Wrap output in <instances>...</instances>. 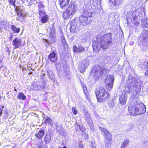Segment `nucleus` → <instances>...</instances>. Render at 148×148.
<instances>
[{
	"label": "nucleus",
	"instance_id": "nucleus-1",
	"mask_svg": "<svg viewBox=\"0 0 148 148\" xmlns=\"http://www.w3.org/2000/svg\"><path fill=\"white\" fill-rule=\"evenodd\" d=\"M112 38V35L110 33L103 36L98 35L96 41H94L92 45L94 51L97 53L101 49H106L108 48V46L111 45Z\"/></svg>",
	"mask_w": 148,
	"mask_h": 148
},
{
	"label": "nucleus",
	"instance_id": "nucleus-2",
	"mask_svg": "<svg viewBox=\"0 0 148 148\" xmlns=\"http://www.w3.org/2000/svg\"><path fill=\"white\" fill-rule=\"evenodd\" d=\"M128 110L131 115L135 116L144 113L146 112V107L144 104L141 103L135 106L130 105Z\"/></svg>",
	"mask_w": 148,
	"mask_h": 148
},
{
	"label": "nucleus",
	"instance_id": "nucleus-3",
	"mask_svg": "<svg viewBox=\"0 0 148 148\" xmlns=\"http://www.w3.org/2000/svg\"><path fill=\"white\" fill-rule=\"evenodd\" d=\"M106 70L105 67H102L101 66L98 65L93 66L91 72V75H93L96 81L100 77L102 74L105 73Z\"/></svg>",
	"mask_w": 148,
	"mask_h": 148
},
{
	"label": "nucleus",
	"instance_id": "nucleus-4",
	"mask_svg": "<svg viewBox=\"0 0 148 148\" xmlns=\"http://www.w3.org/2000/svg\"><path fill=\"white\" fill-rule=\"evenodd\" d=\"M77 10V6L75 5L74 3H72L69 4L67 8L63 12L62 17L64 19H67L70 17L74 15Z\"/></svg>",
	"mask_w": 148,
	"mask_h": 148
},
{
	"label": "nucleus",
	"instance_id": "nucleus-5",
	"mask_svg": "<svg viewBox=\"0 0 148 148\" xmlns=\"http://www.w3.org/2000/svg\"><path fill=\"white\" fill-rule=\"evenodd\" d=\"M95 94L97 101L99 102H101L108 98L110 95L108 91L103 88L97 90L95 91Z\"/></svg>",
	"mask_w": 148,
	"mask_h": 148
},
{
	"label": "nucleus",
	"instance_id": "nucleus-6",
	"mask_svg": "<svg viewBox=\"0 0 148 148\" xmlns=\"http://www.w3.org/2000/svg\"><path fill=\"white\" fill-rule=\"evenodd\" d=\"M92 13L87 11L84 12L83 14L79 17V21L81 25L83 26H86L88 25L90 23L89 20V17L92 16Z\"/></svg>",
	"mask_w": 148,
	"mask_h": 148
},
{
	"label": "nucleus",
	"instance_id": "nucleus-7",
	"mask_svg": "<svg viewBox=\"0 0 148 148\" xmlns=\"http://www.w3.org/2000/svg\"><path fill=\"white\" fill-rule=\"evenodd\" d=\"M114 78L112 75L108 76L105 80V84L107 90H110L112 89L113 86Z\"/></svg>",
	"mask_w": 148,
	"mask_h": 148
},
{
	"label": "nucleus",
	"instance_id": "nucleus-8",
	"mask_svg": "<svg viewBox=\"0 0 148 148\" xmlns=\"http://www.w3.org/2000/svg\"><path fill=\"white\" fill-rule=\"evenodd\" d=\"M39 13L41 22L42 23H46L49 19L48 16L46 14L43 10H39Z\"/></svg>",
	"mask_w": 148,
	"mask_h": 148
},
{
	"label": "nucleus",
	"instance_id": "nucleus-9",
	"mask_svg": "<svg viewBox=\"0 0 148 148\" xmlns=\"http://www.w3.org/2000/svg\"><path fill=\"white\" fill-rule=\"evenodd\" d=\"M127 95L125 92H123L119 97V100L120 103L122 105H124L126 102Z\"/></svg>",
	"mask_w": 148,
	"mask_h": 148
},
{
	"label": "nucleus",
	"instance_id": "nucleus-10",
	"mask_svg": "<svg viewBox=\"0 0 148 148\" xmlns=\"http://www.w3.org/2000/svg\"><path fill=\"white\" fill-rule=\"evenodd\" d=\"M78 21L77 18H75L70 23V31L72 33H74L76 29V26L77 25L76 22Z\"/></svg>",
	"mask_w": 148,
	"mask_h": 148
},
{
	"label": "nucleus",
	"instance_id": "nucleus-11",
	"mask_svg": "<svg viewBox=\"0 0 148 148\" xmlns=\"http://www.w3.org/2000/svg\"><path fill=\"white\" fill-rule=\"evenodd\" d=\"M21 39L18 38H16L12 41V45L14 46V48L16 49L19 48L21 45Z\"/></svg>",
	"mask_w": 148,
	"mask_h": 148
},
{
	"label": "nucleus",
	"instance_id": "nucleus-12",
	"mask_svg": "<svg viewBox=\"0 0 148 148\" xmlns=\"http://www.w3.org/2000/svg\"><path fill=\"white\" fill-rule=\"evenodd\" d=\"M58 1L61 8L64 9L68 5L70 0H58Z\"/></svg>",
	"mask_w": 148,
	"mask_h": 148
},
{
	"label": "nucleus",
	"instance_id": "nucleus-13",
	"mask_svg": "<svg viewBox=\"0 0 148 148\" xmlns=\"http://www.w3.org/2000/svg\"><path fill=\"white\" fill-rule=\"evenodd\" d=\"M73 50L74 52L78 53H82L85 51V48L81 46H78L77 47L75 45H74L73 48Z\"/></svg>",
	"mask_w": 148,
	"mask_h": 148
},
{
	"label": "nucleus",
	"instance_id": "nucleus-14",
	"mask_svg": "<svg viewBox=\"0 0 148 148\" xmlns=\"http://www.w3.org/2000/svg\"><path fill=\"white\" fill-rule=\"evenodd\" d=\"M48 58L51 61L53 62H55L57 61V57L56 54L53 52L51 53L48 56Z\"/></svg>",
	"mask_w": 148,
	"mask_h": 148
},
{
	"label": "nucleus",
	"instance_id": "nucleus-15",
	"mask_svg": "<svg viewBox=\"0 0 148 148\" xmlns=\"http://www.w3.org/2000/svg\"><path fill=\"white\" fill-rule=\"evenodd\" d=\"M122 1L123 0H110V2L112 5L116 6L121 5Z\"/></svg>",
	"mask_w": 148,
	"mask_h": 148
},
{
	"label": "nucleus",
	"instance_id": "nucleus-16",
	"mask_svg": "<svg viewBox=\"0 0 148 148\" xmlns=\"http://www.w3.org/2000/svg\"><path fill=\"white\" fill-rule=\"evenodd\" d=\"M49 36L52 40H53L54 38L56 36L55 29L54 27L50 28L49 30Z\"/></svg>",
	"mask_w": 148,
	"mask_h": 148
},
{
	"label": "nucleus",
	"instance_id": "nucleus-17",
	"mask_svg": "<svg viewBox=\"0 0 148 148\" xmlns=\"http://www.w3.org/2000/svg\"><path fill=\"white\" fill-rule=\"evenodd\" d=\"M148 137V136L146 134H143L140 136V139L142 141L143 143H147V142L146 140L147 139Z\"/></svg>",
	"mask_w": 148,
	"mask_h": 148
},
{
	"label": "nucleus",
	"instance_id": "nucleus-18",
	"mask_svg": "<svg viewBox=\"0 0 148 148\" xmlns=\"http://www.w3.org/2000/svg\"><path fill=\"white\" fill-rule=\"evenodd\" d=\"M99 129L102 132H103L106 135V138L111 137L110 134L108 131L106 129L102 128L101 127H99Z\"/></svg>",
	"mask_w": 148,
	"mask_h": 148
},
{
	"label": "nucleus",
	"instance_id": "nucleus-19",
	"mask_svg": "<svg viewBox=\"0 0 148 148\" xmlns=\"http://www.w3.org/2000/svg\"><path fill=\"white\" fill-rule=\"evenodd\" d=\"M111 138V137L106 138V140L105 141V146L106 148H110Z\"/></svg>",
	"mask_w": 148,
	"mask_h": 148
},
{
	"label": "nucleus",
	"instance_id": "nucleus-20",
	"mask_svg": "<svg viewBox=\"0 0 148 148\" xmlns=\"http://www.w3.org/2000/svg\"><path fill=\"white\" fill-rule=\"evenodd\" d=\"M36 132L37 133L35 135L36 137L39 139H41L44 134V131L42 130H39L38 132L37 131Z\"/></svg>",
	"mask_w": 148,
	"mask_h": 148
},
{
	"label": "nucleus",
	"instance_id": "nucleus-21",
	"mask_svg": "<svg viewBox=\"0 0 148 148\" xmlns=\"http://www.w3.org/2000/svg\"><path fill=\"white\" fill-rule=\"evenodd\" d=\"M51 140V136L50 134L47 133L45 138L44 140L46 143H49Z\"/></svg>",
	"mask_w": 148,
	"mask_h": 148
},
{
	"label": "nucleus",
	"instance_id": "nucleus-22",
	"mask_svg": "<svg viewBox=\"0 0 148 148\" xmlns=\"http://www.w3.org/2000/svg\"><path fill=\"white\" fill-rule=\"evenodd\" d=\"M129 81L128 83H130V85L132 86L133 87H134L135 86L134 84L135 82V80L134 78H133L131 76H129Z\"/></svg>",
	"mask_w": 148,
	"mask_h": 148
},
{
	"label": "nucleus",
	"instance_id": "nucleus-23",
	"mask_svg": "<svg viewBox=\"0 0 148 148\" xmlns=\"http://www.w3.org/2000/svg\"><path fill=\"white\" fill-rule=\"evenodd\" d=\"M11 29L14 32V33H18L20 31V29L19 28H17L14 25H11Z\"/></svg>",
	"mask_w": 148,
	"mask_h": 148
},
{
	"label": "nucleus",
	"instance_id": "nucleus-24",
	"mask_svg": "<svg viewBox=\"0 0 148 148\" xmlns=\"http://www.w3.org/2000/svg\"><path fill=\"white\" fill-rule=\"evenodd\" d=\"M86 121L88 123L89 125L90 126V127L92 131H93V126L92 124V121L91 118H89V119H87Z\"/></svg>",
	"mask_w": 148,
	"mask_h": 148
},
{
	"label": "nucleus",
	"instance_id": "nucleus-25",
	"mask_svg": "<svg viewBox=\"0 0 148 148\" xmlns=\"http://www.w3.org/2000/svg\"><path fill=\"white\" fill-rule=\"evenodd\" d=\"M86 68V67L84 65L82 62L79 64V68L81 72H83Z\"/></svg>",
	"mask_w": 148,
	"mask_h": 148
},
{
	"label": "nucleus",
	"instance_id": "nucleus-26",
	"mask_svg": "<svg viewBox=\"0 0 148 148\" xmlns=\"http://www.w3.org/2000/svg\"><path fill=\"white\" fill-rule=\"evenodd\" d=\"M143 40L144 41H148V31H144L143 32Z\"/></svg>",
	"mask_w": 148,
	"mask_h": 148
},
{
	"label": "nucleus",
	"instance_id": "nucleus-27",
	"mask_svg": "<svg viewBox=\"0 0 148 148\" xmlns=\"http://www.w3.org/2000/svg\"><path fill=\"white\" fill-rule=\"evenodd\" d=\"M47 74L48 77H49L50 79H53L54 75L52 71L50 70L48 71H47Z\"/></svg>",
	"mask_w": 148,
	"mask_h": 148
},
{
	"label": "nucleus",
	"instance_id": "nucleus-28",
	"mask_svg": "<svg viewBox=\"0 0 148 148\" xmlns=\"http://www.w3.org/2000/svg\"><path fill=\"white\" fill-rule=\"evenodd\" d=\"M44 88V86H41L40 85H36L34 87H33L32 89L34 90H40V88L43 89Z\"/></svg>",
	"mask_w": 148,
	"mask_h": 148
},
{
	"label": "nucleus",
	"instance_id": "nucleus-29",
	"mask_svg": "<svg viewBox=\"0 0 148 148\" xmlns=\"http://www.w3.org/2000/svg\"><path fill=\"white\" fill-rule=\"evenodd\" d=\"M18 99H20L25 100L26 98L25 96L24 95V94L21 92L20 93L18 96Z\"/></svg>",
	"mask_w": 148,
	"mask_h": 148
},
{
	"label": "nucleus",
	"instance_id": "nucleus-30",
	"mask_svg": "<svg viewBox=\"0 0 148 148\" xmlns=\"http://www.w3.org/2000/svg\"><path fill=\"white\" fill-rule=\"evenodd\" d=\"M129 142V141L127 140H125L121 145V148H125Z\"/></svg>",
	"mask_w": 148,
	"mask_h": 148
},
{
	"label": "nucleus",
	"instance_id": "nucleus-31",
	"mask_svg": "<svg viewBox=\"0 0 148 148\" xmlns=\"http://www.w3.org/2000/svg\"><path fill=\"white\" fill-rule=\"evenodd\" d=\"M83 112L85 116L86 117V119H89L90 117V114L87 111L86 108L83 110Z\"/></svg>",
	"mask_w": 148,
	"mask_h": 148
},
{
	"label": "nucleus",
	"instance_id": "nucleus-32",
	"mask_svg": "<svg viewBox=\"0 0 148 148\" xmlns=\"http://www.w3.org/2000/svg\"><path fill=\"white\" fill-rule=\"evenodd\" d=\"M82 63L86 67L89 64V61L87 59H86L82 61Z\"/></svg>",
	"mask_w": 148,
	"mask_h": 148
},
{
	"label": "nucleus",
	"instance_id": "nucleus-33",
	"mask_svg": "<svg viewBox=\"0 0 148 148\" xmlns=\"http://www.w3.org/2000/svg\"><path fill=\"white\" fill-rule=\"evenodd\" d=\"M93 3L95 5L97 6L100 5L101 3V0H93Z\"/></svg>",
	"mask_w": 148,
	"mask_h": 148
},
{
	"label": "nucleus",
	"instance_id": "nucleus-34",
	"mask_svg": "<svg viewBox=\"0 0 148 148\" xmlns=\"http://www.w3.org/2000/svg\"><path fill=\"white\" fill-rule=\"evenodd\" d=\"M83 90L84 93L85 95V96L87 97L88 95V92L87 89L86 87V86H83Z\"/></svg>",
	"mask_w": 148,
	"mask_h": 148
},
{
	"label": "nucleus",
	"instance_id": "nucleus-35",
	"mask_svg": "<svg viewBox=\"0 0 148 148\" xmlns=\"http://www.w3.org/2000/svg\"><path fill=\"white\" fill-rule=\"evenodd\" d=\"M45 122L46 123L51 124L52 122V120L50 118L47 117L45 119Z\"/></svg>",
	"mask_w": 148,
	"mask_h": 148
},
{
	"label": "nucleus",
	"instance_id": "nucleus-36",
	"mask_svg": "<svg viewBox=\"0 0 148 148\" xmlns=\"http://www.w3.org/2000/svg\"><path fill=\"white\" fill-rule=\"evenodd\" d=\"M8 2L10 5H13L14 7L15 6V0H8Z\"/></svg>",
	"mask_w": 148,
	"mask_h": 148
},
{
	"label": "nucleus",
	"instance_id": "nucleus-37",
	"mask_svg": "<svg viewBox=\"0 0 148 148\" xmlns=\"http://www.w3.org/2000/svg\"><path fill=\"white\" fill-rule=\"evenodd\" d=\"M61 38L62 45H66V42L64 37L63 36H62L61 37Z\"/></svg>",
	"mask_w": 148,
	"mask_h": 148
},
{
	"label": "nucleus",
	"instance_id": "nucleus-38",
	"mask_svg": "<svg viewBox=\"0 0 148 148\" xmlns=\"http://www.w3.org/2000/svg\"><path fill=\"white\" fill-rule=\"evenodd\" d=\"M72 111L73 112V114L75 115H76L77 114V112L75 108V107H73L72 108Z\"/></svg>",
	"mask_w": 148,
	"mask_h": 148
},
{
	"label": "nucleus",
	"instance_id": "nucleus-39",
	"mask_svg": "<svg viewBox=\"0 0 148 148\" xmlns=\"http://www.w3.org/2000/svg\"><path fill=\"white\" fill-rule=\"evenodd\" d=\"M145 65H146L147 69L145 73V75H148V62Z\"/></svg>",
	"mask_w": 148,
	"mask_h": 148
},
{
	"label": "nucleus",
	"instance_id": "nucleus-40",
	"mask_svg": "<svg viewBox=\"0 0 148 148\" xmlns=\"http://www.w3.org/2000/svg\"><path fill=\"white\" fill-rule=\"evenodd\" d=\"M38 5L40 9H42L44 8V6L43 4L41 3H39Z\"/></svg>",
	"mask_w": 148,
	"mask_h": 148
},
{
	"label": "nucleus",
	"instance_id": "nucleus-41",
	"mask_svg": "<svg viewBox=\"0 0 148 148\" xmlns=\"http://www.w3.org/2000/svg\"><path fill=\"white\" fill-rule=\"evenodd\" d=\"M45 41L47 43H48V44H50V42L49 41H48V40L45 39Z\"/></svg>",
	"mask_w": 148,
	"mask_h": 148
},
{
	"label": "nucleus",
	"instance_id": "nucleus-42",
	"mask_svg": "<svg viewBox=\"0 0 148 148\" xmlns=\"http://www.w3.org/2000/svg\"><path fill=\"white\" fill-rule=\"evenodd\" d=\"M2 110L1 108H0V116H1V114L2 113Z\"/></svg>",
	"mask_w": 148,
	"mask_h": 148
},
{
	"label": "nucleus",
	"instance_id": "nucleus-43",
	"mask_svg": "<svg viewBox=\"0 0 148 148\" xmlns=\"http://www.w3.org/2000/svg\"><path fill=\"white\" fill-rule=\"evenodd\" d=\"M79 148H84V147H83V146L82 145H81L79 146Z\"/></svg>",
	"mask_w": 148,
	"mask_h": 148
},
{
	"label": "nucleus",
	"instance_id": "nucleus-44",
	"mask_svg": "<svg viewBox=\"0 0 148 148\" xmlns=\"http://www.w3.org/2000/svg\"><path fill=\"white\" fill-rule=\"evenodd\" d=\"M2 60H0V64H2Z\"/></svg>",
	"mask_w": 148,
	"mask_h": 148
},
{
	"label": "nucleus",
	"instance_id": "nucleus-45",
	"mask_svg": "<svg viewBox=\"0 0 148 148\" xmlns=\"http://www.w3.org/2000/svg\"><path fill=\"white\" fill-rule=\"evenodd\" d=\"M136 25H139V23H138L137 22V23Z\"/></svg>",
	"mask_w": 148,
	"mask_h": 148
},
{
	"label": "nucleus",
	"instance_id": "nucleus-46",
	"mask_svg": "<svg viewBox=\"0 0 148 148\" xmlns=\"http://www.w3.org/2000/svg\"><path fill=\"white\" fill-rule=\"evenodd\" d=\"M38 147H39L40 148V147H41V146H38Z\"/></svg>",
	"mask_w": 148,
	"mask_h": 148
},
{
	"label": "nucleus",
	"instance_id": "nucleus-47",
	"mask_svg": "<svg viewBox=\"0 0 148 148\" xmlns=\"http://www.w3.org/2000/svg\"><path fill=\"white\" fill-rule=\"evenodd\" d=\"M15 90L16 91V89H15Z\"/></svg>",
	"mask_w": 148,
	"mask_h": 148
},
{
	"label": "nucleus",
	"instance_id": "nucleus-48",
	"mask_svg": "<svg viewBox=\"0 0 148 148\" xmlns=\"http://www.w3.org/2000/svg\"><path fill=\"white\" fill-rule=\"evenodd\" d=\"M3 99H4V100L5 99L4 98H3Z\"/></svg>",
	"mask_w": 148,
	"mask_h": 148
},
{
	"label": "nucleus",
	"instance_id": "nucleus-49",
	"mask_svg": "<svg viewBox=\"0 0 148 148\" xmlns=\"http://www.w3.org/2000/svg\"><path fill=\"white\" fill-rule=\"evenodd\" d=\"M51 148H53L52 147H51Z\"/></svg>",
	"mask_w": 148,
	"mask_h": 148
}]
</instances>
